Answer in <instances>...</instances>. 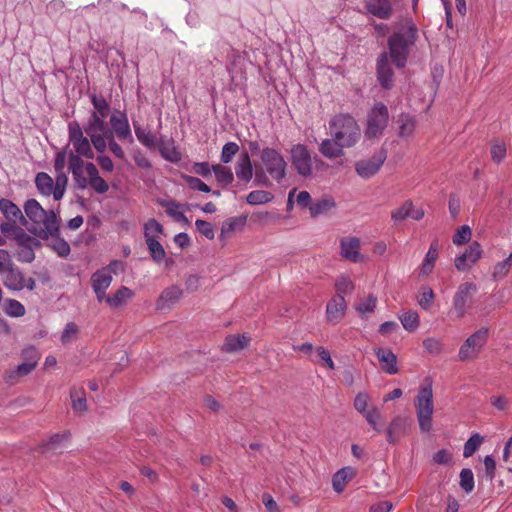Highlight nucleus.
Wrapping results in <instances>:
<instances>
[{"mask_svg": "<svg viewBox=\"0 0 512 512\" xmlns=\"http://www.w3.org/2000/svg\"><path fill=\"white\" fill-rule=\"evenodd\" d=\"M418 37V29L411 19L397 23L396 30L388 38V58L397 68H404L411 48Z\"/></svg>", "mask_w": 512, "mask_h": 512, "instance_id": "obj_1", "label": "nucleus"}, {"mask_svg": "<svg viewBox=\"0 0 512 512\" xmlns=\"http://www.w3.org/2000/svg\"><path fill=\"white\" fill-rule=\"evenodd\" d=\"M329 131L331 137H335L345 148L354 147L361 139L360 126L349 114L333 116L329 121Z\"/></svg>", "mask_w": 512, "mask_h": 512, "instance_id": "obj_2", "label": "nucleus"}, {"mask_svg": "<svg viewBox=\"0 0 512 512\" xmlns=\"http://www.w3.org/2000/svg\"><path fill=\"white\" fill-rule=\"evenodd\" d=\"M414 407L419 428L427 433L432 429L434 414L433 381L430 377L424 379L414 399Z\"/></svg>", "mask_w": 512, "mask_h": 512, "instance_id": "obj_3", "label": "nucleus"}, {"mask_svg": "<svg viewBox=\"0 0 512 512\" xmlns=\"http://www.w3.org/2000/svg\"><path fill=\"white\" fill-rule=\"evenodd\" d=\"M476 291L477 286L472 282H465L458 286L448 310V317L451 320H461L466 316L471 308L472 296Z\"/></svg>", "mask_w": 512, "mask_h": 512, "instance_id": "obj_4", "label": "nucleus"}, {"mask_svg": "<svg viewBox=\"0 0 512 512\" xmlns=\"http://www.w3.org/2000/svg\"><path fill=\"white\" fill-rule=\"evenodd\" d=\"M31 232L39 238L45 240L59 256L66 257L70 253L69 244L60 238L61 226H32ZM67 230H75L79 226H62Z\"/></svg>", "mask_w": 512, "mask_h": 512, "instance_id": "obj_5", "label": "nucleus"}, {"mask_svg": "<svg viewBox=\"0 0 512 512\" xmlns=\"http://www.w3.org/2000/svg\"><path fill=\"white\" fill-rule=\"evenodd\" d=\"M488 328L482 327L465 339L458 350L457 357L461 362L476 360L488 341Z\"/></svg>", "mask_w": 512, "mask_h": 512, "instance_id": "obj_6", "label": "nucleus"}, {"mask_svg": "<svg viewBox=\"0 0 512 512\" xmlns=\"http://www.w3.org/2000/svg\"><path fill=\"white\" fill-rule=\"evenodd\" d=\"M261 163L277 183H281L286 176L287 163L283 156L274 148H264L260 154Z\"/></svg>", "mask_w": 512, "mask_h": 512, "instance_id": "obj_7", "label": "nucleus"}, {"mask_svg": "<svg viewBox=\"0 0 512 512\" xmlns=\"http://www.w3.org/2000/svg\"><path fill=\"white\" fill-rule=\"evenodd\" d=\"M388 118L387 106L381 102L376 103L368 115L366 136L368 138L379 137L387 126Z\"/></svg>", "mask_w": 512, "mask_h": 512, "instance_id": "obj_8", "label": "nucleus"}, {"mask_svg": "<svg viewBox=\"0 0 512 512\" xmlns=\"http://www.w3.org/2000/svg\"><path fill=\"white\" fill-rule=\"evenodd\" d=\"M69 143L73 145V152L92 159L94 153L91 147V140L83 134V130L77 122H72L68 127Z\"/></svg>", "mask_w": 512, "mask_h": 512, "instance_id": "obj_9", "label": "nucleus"}, {"mask_svg": "<svg viewBox=\"0 0 512 512\" xmlns=\"http://www.w3.org/2000/svg\"><path fill=\"white\" fill-rule=\"evenodd\" d=\"M291 161L299 175L308 177L312 174V157L305 145L296 144L291 148Z\"/></svg>", "mask_w": 512, "mask_h": 512, "instance_id": "obj_10", "label": "nucleus"}, {"mask_svg": "<svg viewBox=\"0 0 512 512\" xmlns=\"http://www.w3.org/2000/svg\"><path fill=\"white\" fill-rule=\"evenodd\" d=\"M386 160L385 151L381 150L368 159H361L355 163L357 175L363 179H370L378 173Z\"/></svg>", "mask_w": 512, "mask_h": 512, "instance_id": "obj_11", "label": "nucleus"}, {"mask_svg": "<svg viewBox=\"0 0 512 512\" xmlns=\"http://www.w3.org/2000/svg\"><path fill=\"white\" fill-rule=\"evenodd\" d=\"M12 240L20 247L18 251L19 261L26 263L32 262L35 258L33 249L38 245L37 239L27 234L22 227L19 226Z\"/></svg>", "mask_w": 512, "mask_h": 512, "instance_id": "obj_12", "label": "nucleus"}, {"mask_svg": "<svg viewBox=\"0 0 512 512\" xmlns=\"http://www.w3.org/2000/svg\"><path fill=\"white\" fill-rule=\"evenodd\" d=\"M26 216L33 224H55L56 214L46 211L35 199H29L24 204Z\"/></svg>", "mask_w": 512, "mask_h": 512, "instance_id": "obj_13", "label": "nucleus"}, {"mask_svg": "<svg viewBox=\"0 0 512 512\" xmlns=\"http://www.w3.org/2000/svg\"><path fill=\"white\" fill-rule=\"evenodd\" d=\"M162 233V226H145V237L148 250L153 260L157 263L165 259L166 253L159 241V235Z\"/></svg>", "mask_w": 512, "mask_h": 512, "instance_id": "obj_14", "label": "nucleus"}, {"mask_svg": "<svg viewBox=\"0 0 512 512\" xmlns=\"http://www.w3.org/2000/svg\"><path fill=\"white\" fill-rule=\"evenodd\" d=\"M423 217V208L415 205L411 200L404 201L399 207L395 208L391 212V218L395 222L420 221Z\"/></svg>", "mask_w": 512, "mask_h": 512, "instance_id": "obj_15", "label": "nucleus"}, {"mask_svg": "<svg viewBox=\"0 0 512 512\" xmlns=\"http://www.w3.org/2000/svg\"><path fill=\"white\" fill-rule=\"evenodd\" d=\"M482 248L478 242H472L465 251L457 256L454 265L458 271L469 270L481 257Z\"/></svg>", "mask_w": 512, "mask_h": 512, "instance_id": "obj_16", "label": "nucleus"}, {"mask_svg": "<svg viewBox=\"0 0 512 512\" xmlns=\"http://www.w3.org/2000/svg\"><path fill=\"white\" fill-rule=\"evenodd\" d=\"M341 256L353 263L364 261V256L360 253V240L356 237H343L340 240Z\"/></svg>", "mask_w": 512, "mask_h": 512, "instance_id": "obj_17", "label": "nucleus"}, {"mask_svg": "<svg viewBox=\"0 0 512 512\" xmlns=\"http://www.w3.org/2000/svg\"><path fill=\"white\" fill-rule=\"evenodd\" d=\"M377 79L384 89H391L394 86V72L389 63L387 52L379 55L377 61Z\"/></svg>", "mask_w": 512, "mask_h": 512, "instance_id": "obj_18", "label": "nucleus"}, {"mask_svg": "<svg viewBox=\"0 0 512 512\" xmlns=\"http://www.w3.org/2000/svg\"><path fill=\"white\" fill-rule=\"evenodd\" d=\"M409 421L404 416H395L389 423L386 430V438L390 444H395L402 436L408 434Z\"/></svg>", "mask_w": 512, "mask_h": 512, "instance_id": "obj_19", "label": "nucleus"}, {"mask_svg": "<svg viewBox=\"0 0 512 512\" xmlns=\"http://www.w3.org/2000/svg\"><path fill=\"white\" fill-rule=\"evenodd\" d=\"M112 282V274L108 269H101L96 271L91 277V283L94 293L96 294L99 302L104 301L106 298V290Z\"/></svg>", "mask_w": 512, "mask_h": 512, "instance_id": "obj_20", "label": "nucleus"}, {"mask_svg": "<svg viewBox=\"0 0 512 512\" xmlns=\"http://www.w3.org/2000/svg\"><path fill=\"white\" fill-rule=\"evenodd\" d=\"M68 167L69 171L72 173L76 186L80 189L86 188L88 186V181L83 175L84 162L81 159V156L70 151L68 155Z\"/></svg>", "mask_w": 512, "mask_h": 512, "instance_id": "obj_21", "label": "nucleus"}, {"mask_svg": "<svg viewBox=\"0 0 512 512\" xmlns=\"http://www.w3.org/2000/svg\"><path fill=\"white\" fill-rule=\"evenodd\" d=\"M111 130L113 135L115 134L120 140H128L129 143H133V137L128 122V118L124 113L119 115H112L110 118Z\"/></svg>", "mask_w": 512, "mask_h": 512, "instance_id": "obj_22", "label": "nucleus"}, {"mask_svg": "<svg viewBox=\"0 0 512 512\" xmlns=\"http://www.w3.org/2000/svg\"><path fill=\"white\" fill-rule=\"evenodd\" d=\"M183 296V290L176 285H172L164 289L156 301V308L158 310L170 309L175 305Z\"/></svg>", "mask_w": 512, "mask_h": 512, "instance_id": "obj_23", "label": "nucleus"}, {"mask_svg": "<svg viewBox=\"0 0 512 512\" xmlns=\"http://www.w3.org/2000/svg\"><path fill=\"white\" fill-rule=\"evenodd\" d=\"M365 9L368 13L379 19L388 20L393 14L390 0H366Z\"/></svg>", "mask_w": 512, "mask_h": 512, "instance_id": "obj_24", "label": "nucleus"}, {"mask_svg": "<svg viewBox=\"0 0 512 512\" xmlns=\"http://www.w3.org/2000/svg\"><path fill=\"white\" fill-rule=\"evenodd\" d=\"M375 355L380 362L382 370L389 374L395 375L398 373L397 356L390 349L376 348Z\"/></svg>", "mask_w": 512, "mask_h": 512, "instance_id": "obj_25", "label": "nucleus"}, {"mask_svg": "<svg viewBox=\"0 0 512 512\" xmlns=\"http://www.w3.org/2000/svg\"><path fill=\"white\" fill-rule=\"evenodd\" d=\"M347 305L344 297L335 295L326 306V316L329 322L340 321L346 311Z\"/></svg>", "mask_w": 512, "mask_h": 512, "instance_id": "obj_26", "label": "nucleus"}, {"mask_svg": "<svg viewBox=\"0 0 512 512\" xmlns=\"http://www.w3.org/2000/svg\"><path fill=\"white\" fill-rule=\"evenodd\" d=\"M0 211L7 219V224H17V221H20L21 224H27L20 208L8 199L0 200Z\"/></svg>", "mask_w": 512, "mask_h": 512, "instance_id": "obj_27", "label": "nucleus"}, {"mask_svg": "<svg viewBox=\"0 0 512 512\" xmlns=\"http://www.w3.org/2000/svg\"><path fill=\"white\" fill-rule=\"evenodd\" d=\"M345 147L335 137L322 140L319 145V152L328 159H336L344 155Z\"/></svg>", "mask_w": 512, "mask_h": 512, "instance_id": "obj_28", "label": "nucleus"}, {"mask_svg": "<svg viewBox=\"0 0 512 512\" xmlns=\"http://www.w3.org/2000/svg\"><path fill=\"white\" fill-rule=\"evenodd\" d=\"M438 249H439L438 242L433 241L429 247V250H428L420 268H419V276L426 278L432 273V271L435 267V263L438 259V255H439Z\"/></svg>", "mask_w": 512, "mask_h": 512, "instance_id": "obj_29", "label": "nucleus"}, {"mask_svg": "<svg viewBox=\"0 0 512 512\" xmlns=\"http://www.w3.org/2000/svg\"><path fill=\"white\" fill-rule=\"evenodd\" d=\"M106 117H102L96 114H91L87 125L84 130L87 135L105 133L108 136H112V130L109 128L108 123L105 121Z\"/></svg>", "mask_w": 512, "mask_h": 512, "instance_id": "obj_30", "label": "nucleus"}, {"mask_svg": "<svg viewBox=\"0 0 512 512\" xmlns=\"http://www.w3.org/2000/svg\"><path fill=\"white\" fill-rule=\"evenodd\" d=\"M161 204L164 207L165 213L171 218L172 221L183 224L188 223V219L185 216V205L172 200L162 202Z\"/></svg>", "mask_w": 512, "mask_h": 512, "instance_id": "obj_31", "label": "nucleus"}, {"mask_svg": "<svg viewBox=\"0 0 512 512\" xmlns=\"http://www.w3.org/2000/svg\"><path fill=\"white\" fill-rule=\"evenodd\" d=\"M336 206L334 199L330 196H324L320 199L315 200L310 205V214L313 217H317L320 215L329 214Z\"/></svg>", "mask_w": 512, "mask_h": 512, "instance_id": "obj_32", "label": "nucleus"}, {"mask_svg": "<svg viewBox=\"0 0 512 512\" xmlns=\"http://www.w3.org/2000/svg\"><path fill=\"white\" fill-rule=\"evenodd\" d=\"M236 176L239 180L243 182H249L253 176V168L251 164L250 157L247 152L241 154L236 168Z\"/></svg>", "mask_w": 512, "mask_h": 512, "instance_id": "obj_33", "label": "nucleus"}, {"mask_svg": "<svg viewBox=\"0 0 512 512\" xmlns=\"http://www.w3.org/2000/svg\"><path fill=\"white\" fill-rule=\"evenodd\" d=\"M3 283L6 288L13 291H20L24 289L23 279L24 275L14 267L2 275Z\"/></svg>", "mask_w": 512, "mask_h": 512, "instance_id": "obj_34", "label": "nucleus"}, {"mask_svg": "<svg viewBox=\"0 0 512 512\" xmlns=\"http://www.w3.org/2000/svg\"><path fill=\"white\" fill-rule=\"evenodd\" d=\"M133 295L134 293L130 288L122 286L115 292L113 296H106V298H104V301L111 308L115 309L124 305L129 299L133 297Z\"/></svg>", "mask_w": 512, "mask_h": 512, "instance_id": "obj_35", "label": "nucleus"}, {"mask_svg": "<svg viewBox=\"0 0 512 512\" xmlns=\"http://www.w3.org/2000/svg\"><path fill=\"white\" fill-rule=\"evenodd\" d=\"M250 338L246 335H229L225 338L222 349L225 352H237L248 346Z\"/></svg>", "mask_w": 512, "mask_h": 512, "instance_id": "obj_36", "label": "nucleus"}, {"mask_svg": "<svg viewBox=\"0 0 512 512\" xmlns=\"http://www.w3.org/2000/svg\"><path fill=\"white\" fill-rule=\"evenodd\" d=\"M38 191L44 196L53 195L55 199V187L53 178L45 172H39L35 177Z\"/></svg>", "mask_w": 512, "mask_h": 512, "instance_id": "obj_37", "label": "nucleus"}, {"mask_svg": "<svg viewBox=\"0 0 512 512\" xmlns=\"http://www.w3.org/2000/svg\"><path fill=\"white\" fill-rule=\"evenodd\" d=\"M354 475H355V472L350 467H345V468L340 469L333 476V479H332L333 489L337 493H341L344 490L347 482L350 481L354 477Z\"/></svg>", "mask_w": 512, "mask_h": 512, "instance_id": "obj_38", "label": "nucleus"}, {"mask_svg": "<svg viewBox=\"0 0 512 512\" xmlns=\"http://www.w3.org/2000/svg\"><path fill=\"white\" fill-rule=\"evenodd\" d=\"M512 271V252L502 261L497 262L492 269L491 276L495 281L504 279Z\"/></svg>", "mask_w": 512, "mask_h": 512, "instance_id": "obj_39", "label": "nucleus"}, {"mask_svg": "<svg viewBox=\"0 0 512 512\" xmlns=\"http://www.w3.org/2000/svg\"><path fill=\"white\" fill-rule=\"evenodd\" d=\"M135 135L138 139V141L147 148H154L157 146V139L156 136L153 135L149 130L146 128L141 127L136 122H133Z\"/></svg>", "mask_w": 512, "mask_h": 512, "instance_id": "obj_40", "label": "nucleus"}, {"mask_svg": "<svg viewBox=\"0 0 512 512\" xmlns=\"http://www.w3.org/2000/svg\"><path fill=\"white\" fill-rule=\"evenodd\" d=\"M399 320L403 328L407 331H415L420 324L419 315L416 311H405L399 315Z\"/></svg>", "mask_w": 512, "mask_h": 512, "instance_id": "obj_41", "label": "nucleus"}, {"mask_svg": "<svg viewBox=\"0 0 512 512\" xmlns=\"http://www.w3.org/2000/svg\"><path fill=\"white\" fill-rule=\"evenodd\" d=\"M212 171L214 172L217 181L222 186H227L231 184L234 180V175L231 169L227 166L215 164L212 166Z\"/></svg>", "mask_w": 512, "mask_h": 512, "instance_id": "obj_42", "label": "nucleus"}, {"mask_svg": "<svg viewBox=\"0 0 512 512\" xmlns=\"http://www.w3.org/2000/svg\"><path fill=\"white\" fill-rule=\"evenodd\" d=\"M377 297L370 294L367 297L360 299L355 305V310L361 315L365 316L374 312L376 308Z\"/></svg>", "mask_w": 512, "mask_h": 512, "instance_id": "obj_43", "label": "nucleus"}, {"mask_svg": "<svg viewBox=\"0 0 512 512\" xmlns=\"http://www.w3.org/2000/svg\"><path fill=\"white\" fill-rule=\"evenodd\" d=\"M90 98L94 107V111L91 114L107 117L110 112V106L107 100L103 96H98L96 94L91 95Z\"/></svg>", "mask_w": 512, "mask_h": 512, "instance_id": "obj_44", "label": "nucleus"}, {"mask_svg": "<svg viewBox=\"0 0 512 512\" xmlns=\"http://www.w3.org/2000/svg\"><path fill=\"white\" fill-rule=\"evenodd\" d=\"M316 356L312 358V361L317 362L323 366H326L330 370L335 369L334 361L330 355V352L323 346H317L315 348Z\"/></svg>", "mask_w": 512, "mask_h": 512, "instance_id": "obj_45", "label": "nucleus"}, {"mask_svg": "<svg viewBox=\"0 0 512 512\" xmlns=\"http://www.w3.org/2000/svg\"><path fill=\"white\" fill-rule=\"evenodd\" d=\"M484 438L478 434L474 433L471 437L466 441L463 448V456L465 458L471 457L481 446Z\"/></svg>", "mask_w": 512, "mask_h": 512, "instance_id": "obj_46", "label": "nucleus"}, {"mask_svg": "<svg viewBox=\"0 0 512 512\" xmlns=\"http://www.w3.org/2000/svg\"><path fill=\"white\" fill-rule=\"evenodd\" d=\"M336 295H340L344 297L345 295H349L354 290V284L352 280L345 275H341L337 278L335 282Z\"/></svg>", "mask_w": 512, "mask_h": 512, "instance_id": "obj_47", "label": "nucleus"}, {"mask_svg": "<svg viewBox=\"0 0 512 512\" xmlns=\"http://www.w3.org/2000/svg\"><path fill=\"white\" fill-rule=\"evenodd\" d=\"M422 345L425 351L431 355L437 356L443 352L444 344L436 337H427L423 340Z\"/></svg>", "mask_w": 512, "mask_h": 512, "instance_id": "obj_48", "label": "nucleus"}, {"mask_svg": "<svg viewBox=\"0 0 512 512\" xmlns=\"http://www.w3.org/2000/svg\"><path fill=\"white\" fill-rule=\"evenodd\" d=\"M399 135L401 137H409L413 134L415 130V121L409 115L402 114L399 117Z\"/></svg>", "mask_w": 512, "mask_h": 512, "instance_id": "obj_49", "label": "nucleus"}, {"mask_svg": "<svg viewBox=\"0 0 512 512\" xmlns=\"http://www.w3.org/2000/svg\"><path fill=\"white\" fill-rule=\"evenodd\" d=\"M70 397L72 401V408L75 412L83 413L87 410V401L83 392L73 389Z\"/></svg>", "mask_w": 512, "mask_h": 512, "instance_id": "obj_50", "label": "nucleus"}, {"mask_svg": "<svg viewBox=\"0 0 512 512\" xmlns=\"http://www.w3.org/2000/svg\"><path fill=\"white\" fill-rule=\"evenodd\" d=\"M68 184V177L65 173V171L56 172V177L54 181V187H55V200L58 201L62 199L66 186Z\"/></svg>", "mask_w": 512, "mask_h": 512, "instance_id": "obj_51", "label": "nucleus"}, {"mask_svg": "<svg viewBox=\"0 0 512 512\" xmlns=\"http://www.w3.org/2000/svg\"><path fill=\"white\" fill-rule=\"evenodd\" d=\"M272 196L271 193L264 190H255L250 192L247 197V203L251 205H259L267 203L271 200Z\"/></svg>", "mask_w": 512, "mask_h": 512, "instance_id": "obj_52", "label": "nucleus"}, {"mask_svg": "<svg viewBox=\"0 0 512 512\" xmlns=\"http://www.w3.org/2000/svg\"><path fill=\"white\" fill-rule=\"evenodd\" d=\"M4 311L8 316L21 317L25 314V307L19 301L9 299L5 302Z\"/></svg>", "mask_w": 512, "mask_h": 512, "instance_id": "obj_53", "label": "nucleus"}, {"mask_svg": "<svg viewBox=\"0 0 512 512\" xmlns=\"http://www.w3.org/2000/svg\"><path fill=\"white\" fill-rule=\"evenodd\" d=\"M506 157V145L503 141L498 139L492 141L491 143V158L492 160L499 164Z\"/></svg>", "mask_w": 512, "mask_h": 512, "instance_id": "obj_54", "label": "nucleus"}, {"mask_svg": "<svg viewBox=\"0 0 512 512\" xmlns=\"http://www.w3.org/2000/svg\"><path fill=\"white\" fill-rule=\"evenodd\" d=\"M435 294L428 286H423L420 290V297L418 300L419 306L424 310H429L434 301Z\"/></svg>", "mask_w": 512, "mask_h": 512, "instance_id": "obj_55", "label": "nucleus"}, {"mask_svg": "<svg viewBox=\"0 0 512 512\" xmlns=\"http://www.w3.org/2000/svg\"><path fill=\"white\" fill-rule=\"evenodd\" d=\"M460 487L470 493L474 489V475L471 469L464 468L460 472Z\"/></svg>", "mask_w": 512, "mask_h": 512, "instance_id": "obj_56", "label": "nucleus"}, {"mask_svg": "<svg viewBox=\"0 0 512 512\" xmlns=\"http://www.w3.org/2000/svg\"><path fill=\"white\" fill-rule=\"evenodd\" d=\"M369 403V395L366 392H359L354 398L353 406L357 412L363 415L370 410L368 409Z\"/></svg>", "mask_w": 512, "mask_h": 512, "instance_id": "obj_57", "label": "nucleus"}, {"mask_svg": "<svg viewBox=\"0 0 512 512\" xmlns=\"http://www.w3.org/2000/svg\"><path fill=\"white\" fill-rule=\"evenodd\" d=\"M239 146L235 142H228L226 143L221 152V162L227 164L230 163L233 159V157L238 153Z\"/></svg>", "mask_w": 512, "mask_h": 512, "instance_id": "obj_58", "label": "nucleus"}, {"mask_svg": "<svg viewBox=\"0 0 512 512\" xmlns=\"http://www.w3.org/2000/svg\"><path fill=\"white\" fill-rule=\"evenodd\" d=\"M40 356V353L34 346L26 347L21 351V358L23 359V362L32 364L35 367L40 360Z\"/></svg>", "mask_w": 512, "mask_h": 512, "instance_id": "obj_59", "label": "nucleus"}, {"mask_svg": "<svg viewBox=\"0 0 512 512\" xmlns=\"http://www.w3.org/2000/svg\"><path fill=\"white\" fill-rule=\"evenodd\" d=\"M368 424L372 427L376 432H380L381 428L379 425V421L381 419L380 411L376 407H372L367 413L362 415Z\"/></svg>", "mask_w": 512, "mask_h": 512, "instance_id": "obj_60", "label": "nucleus"}, {"mask_svg": "<svg viewBox=\"0 0 512 512\" xmlns=\"http://www.w3.org/2000/svg\"><path fill=\"white\" fill-rule=\"evenodd\" d=\"M91 143L99 153L105 152L108 146V135L105 133L89 134Z\"/></svg>", "mask_w": 512, "mask_h": 512, "instance_id": "obj_61", "label": "nucleus"}, {"mask_svg": "<svg viewBox=\"0 0 512 512\" xmlns=\"http://www.w3.org/2000/svg\"><path fill=\"white\" fill-rule=\"evenodd\" d=\"M159 149L161 155L171 162H178L181 159L180 152L172 144H162Z\"/></svg>", "mask_w": 512, "mask_h": 512, "instance_id": "obj_62", "label": "nucleus"}, {"mask_svg": "<svg viewBox=\"0 0 512 512\" xmlns=\"http://www.w3.org/2000/svg\"><path fill=\"white\" fill-rule=\"evenodd\" d=\"M36 367L32 364L22 362L14 370L10 371L7 378L14 379L17 377H24L30 374Z\"/></svg>", "mask_w": 512, "mask_h": 512, "instance_id": "obj_63", "label": "nucleus"}, {"mask_svg": "<svg viewBox=\"0 0 512 512\" xmlns=\"http://www.w3.org/2000/svg\"><path fill=\"white\" fill-rule=\"evenodd\" d=\"M472 232L469 226H461L453 236V243L455 245H463L470 241Z\"/></svg>", "mask_w": 512, "mask_h": 512, "instance_id": "obj_64", "label": "nucleus"}]
</instances>
